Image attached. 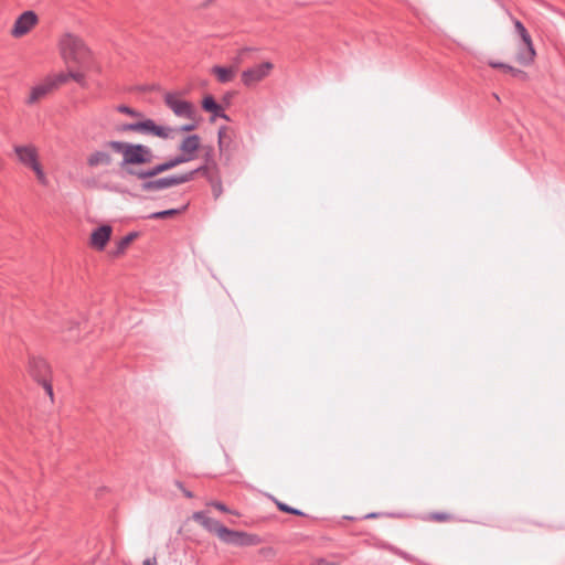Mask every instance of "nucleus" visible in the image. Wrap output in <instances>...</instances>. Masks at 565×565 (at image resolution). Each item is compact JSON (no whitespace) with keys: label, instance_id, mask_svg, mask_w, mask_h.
Segmentation results:
<instances>
[{"label":"nucleus","instance_id":"nucleus-1","mask_svg":"<svg viewBox=\"0 0 565 565\" xmlns=\"http://www.w3.org/2000/svg\"><path fill=\"white\" fill-rule=\"evenodd\" d=\"M114 153L121 154L120 168L127 174L129 166L149 164L153 161L152 150L142 143L107 140L85 157V164L92 171H109L115 164Z\"/></svg>","mask_w":565,"mask_h":565},{"label":"nucleus","instance_id":"nucleus-2","mask_svg":"<svg viewBox=\"0 0 565 565\" xmlns=\"http://www.w3.org/2000/svg\"><path fill=\"white\" fill-rule=\"evenodd\" d=\"M60 54L64 63L77 68H89L92 65V51L76 34L64 33L58 41Z\"/></svg>","mask_w":565,"mask_h":565},{"label":"nucleus","instance_id":"nucleus-3","mask_svg":"<svg viewBox=\"0 0 565 565\" xmlns=\"http://www.w3.org/2000/svg\"><path fill=\"white\" fill-rule=\"evenodd\" d=\"M13 151L17 156L18 161L22 166L31 169L35 173L36 179L41 184L46 185L47 178L43 170V167L40 163L38 148L32 143L15 145L13 147Z\"/></svg>","mask_w":565,"mask_h":565},{"label":"nucleus","instance_id":"nucleus-4","mask_svg":"<svg viewBox=\"0 0 565 565\" xmlns=\"http://www.w3.org/2000/svg\"><path fill=\"white\" fill-rule=\"evenodd\" d=\"M513 24L522 42L515 58L521 65L527 66L534 62L536 56L532 38L521 21L513 20Z\"/></svg>","mask_w":565,"mask_h":565},{"label":"nucleus","instance_id":"nucleus-5","mask_svg":"<svg viewBox=\"0 0 565 565\" xmlns=\"http://www.w3.org/2000/svg\"><path fill=\"white\" fill-rule=\"evenodd\" d=\"M274 70V64L271 62H263L260 64H256L249 68H246L241 74V81L246 87H254L265 78H267L271 71Z\"/></svg>","mask_w":565,"mask_h":565},{"label":"nucleus","instance_id":"nucleus-6","mask_svg":"<svg viewBox=\"0 0 565 565\" xmlns=\"http://www.w3.org/2000/svg\"><path fill=\"white\" fill-rule=\"evenodd\" d=\"M191 174H179L163 177L159 179L143 180L141 183V190L145 192H157L171 186L180 185L190 182Z\"/></svg>","mask_w":565,"mask_h":565},{"label":"nucleus","instance_id":"nucleus-7","mask_svg":"<svg viewBox=\"0 0 565 565\" xmlns=\"http://www.w3.org/2000/svg\"><path fill=\"white\" fill-rule=\"evenodd\" d=\"M166 105L180 118L193 119L195 109L192 103L181 99L179 93H167L163 97Z\"/></svg>","mask_w":565,"mask_h":565},{"label":"nucleus","instance_id":"nucleus-8","mask_svg":"<svg viewBox=\"0 0 565 565\" xmlns=\"http://www.w3.org/2000/svg\"><path fill=\"white\" fill-rule=\"evenodd\" d=\"M221 541L226 544H233L237 546H252L259 543V537L255 534H248L242 531H234L228 527L222 531Z\"/></svg>","mask_w":565,"mask_h":565},{"label":"nucleus","instance_id":"nucleus-9","mask_svg":"<svg viewBox=\"0 0 565 565\" xmlns=\"http://www.w3.org/2000/svg\"><path fill=\"white\" fill-rule=\"evenodd\" d=\"M38 23V15L33 11H25L15 20L11 34L21 38L29 33Z\"/></svg>","mask_w":565,"mask_h":565},{"label":"nucleus","instance_id":"nucleus-10","mask_svg":"<svg viewBox=\"0 0 565 565\" xmlns=\"http://www.w3.org/2000/svg\"><path fill=\"white\" fill-rule=\"evenodd\" d=\"M137 132L157 136L162 139H168L171 137L172 128L159 126L152 119H145L138 121Z\"/></svg>","mask_w":565,"mask_h":565},{"label":"nucleus","instance_id":"nucleus-11","mask_svg":"<svg viewBox=\"0 0 565 565\" xmlns=\"http://www.w3.org/2000/svg\"><path fill=\"white\" fill-rule=\"evenodd\" d=\"M168 171L166 162L156 164L148 169H137L136 166H129L127 169V175H130L132 178H136L138 180H148L152 179L156 175Z\"/></svg>","mask_w":565,"mask_h":565},{"label":"nucleus","instance_id":"nucleus-12","mask_svg":"<svg viewBox=\"0 0 565 565\" xmlns=\"http://www.w3.org/2000/svg\"><path fill=\"white\" fill-rule=\"evenodd\" d=\"M192 518L194 521L200 523L205 530H207L211 533H215L218 536V539H221V534H223L222 531L226 529L225 525H223L217 520L207 516L206 513L203 511L194 512Z\"/></svg>","mask_w":565,"mask_h":565},{"label":"nucleus","instance_id":"nucleus-13","mask_svg":"<svg viewBox=\"0 0 565 565\" xmlns=\"http://www.w3.org/2000/svg\"><path fill=\"white\" fill-rule=\"evenodd\" d=\"M201 145V139L198 135H190L185 137L179 146L181 154L189 161H192L196 157V151Z\"/></svg>","mask_w":565,"mask_h":565},{"label":"nucleus","instance_id":"nucleus-14","mask_svg":"<svg viewBox=\"0 0 565 565\" xmlns=\"http://www.w3.org/2000/svg\"><path fill=\"white\" fill-rule=\"evenodd\" d=\"M110 235L111 227L109 225H102L97 227L90 235V246L97 250H103L110 239Z\"/></svg>","mask_w":565,"mask_h":565},{"label":"nucleus","instance_id":"nucleus-15","mask_svg":"<svg viewBox=\"0 0 565 565\" xmlns=\"http://www.w3.org/2000/svg\"><path fill=\"white\" fill-rule=\"evenodd\" d=\"M54 88L47 77H45L40 84L32 87L30 95L26 99V104L33 105L39 100L46 97Z\"/></svg>","mask_w":565,"mask_h":565},{"label":"nucleus","instance_id":"nucleus-16","mask_svg":"<svg viewBox=\"0 0 565 565\" xmlns=\"http://www.w3.org/2000/svg\"><path fill=\"white\" fill-rule=\"evenodd\" d=\"M212 74L216 76L217 81L222 84L233 81L235 73L237 72L236 66H220L215 65L211 70Z\"/></svg>","mask_w":565,"mask_h":565},{"label":"nucleus","instance_id":"nucleus-17","mask_svg":"<svg viewBox=\"0 0 565 565\" xmlns=\"http://www.w3.org/2000/svg\"><path fill=\"white\" fill-rule=\"evenodd\" d=\"M30 370L36 382L44 376L49 377L50 374V366L46 361L42 359H33L30 362Z\"/></svg>","mask_w":565,"mask_h":565},{"label":"nucleus","instance_id":"nucleus-18","mask_svg":"<svg viewBox=\"0 0 565 565\" xmlns=\"http://www.w3.org/2000/svg\"><path fill=\"white\" fill-rule=\"evenodd\" d=\"M202 108L206 111L212 113L215 117L230 120L228 116L224 113L222 107L215 102V99L211 95H207L203 98Z\"/></svg>","mask_w":565,"mask_h":565},{"label":"nucleus","instance_id":"nucleus-19","mask_svg":"<svg viewBox=\"0 0 565 565\" xmlns=\"http://www.w3.org/2000/svg\"><path fill=\"white\" fill-rule=\"evenodd\" d=\"M218 149H220V152H225L230 149V146H231V142H232V137H231V134H230V129L228 127L226 126H222L220 129H218Z\"/></svg>","mask_w":565,"mask_h":565},{"label":"nucleus","instance_id":"nucleus-20","mask_svg":"<svg viewBox=\"0 0 565 565\" xmlns=\"http://www.w3.org/2000/svg\"><path fill=\"white\" fill-rule=\"evenodd\" d=\"M188 205L182 206L181 209H169L164 211L153 212L149 214L147 217L150 220H160L175 216L186 210Z\"/></svg>","mask_w":565,"mask_h":565},{"label":"nucleus","instance_id":"nucleus-21","mask_svg":"<svg viewBox=\"0 0 565 565\" xmlns=\"http://www.w3.org/2000/svg\"><path fill=\"white\" fill-rule=\"evenodd\" d=\"M137 233L131 232L126 236L121 237L117 243L115 255L122 254L126 250V248L132 243V241L137 237Z\"/></svg>","mask_w":565,"mask_h":565},{"label":"nucleus","instance_id":"nucleus-22","mask_svg":"<svg viewBox=\"0 0 565 565\" xmlns=\"http://www.w3.org/2000/svg\"><path fill=\"white\" fill-rule=\"evenodd\" d=\"M207 181L211 184L214 199L217 200L223 193L222 181L220 175L217 173L216 175H209Z\"/></svg>","mask_w":565,"mask_h":565},{"label":"nucleus","instance_id":"nucleus-23","mask_svg":"<svg viewBox=\"0 0 565 565\" xmlns=\"http://www.w3.org/2000/svg\"><path fill=\"white\" fill-rule=\"evenodd\" d=\"M74 65H70L68 67V76L70 79L75 81L77 84H79L82 87L86 86V79L85 74L83 72L84 68L74 70Z\"/></svg>","mask_w":565,"mask_h":565},{"label":"nucleus","instance_id":"nucleus-24","mask_svg":"<svg viewBox=\"0 0 565 565\" xmlns=\"http://www.w3.org/2000/svg\"><path fill=\"white\" fill-rule=\"evenodd\" d=\"M212 170H215V168H213L210 164L204 163L203 166H200L199 168H196L192 171L185 172L184 174H191L190 181H192L194 179L195 174H198V173L204 175L207 179L209 175H215L214 173H212Z\"/></svg>","mask_w":565,"mask_h":565},{"label":"nucleus","instance_id":"nucleus-25","mask_svg":"<svg viewBox=\"0 0 565 565\" xmlns=\"http://www.w3.org/2000/svg\"><path fill=\"white\" fill-rule=\"evenodd\" d=\"M47 78L50 79L53 88L55 89L70 81L68 71L66 73L62 72L58 74L49 75Z\"/></svg>","mask_w":565,"mask_h":565},{"label":"nucleus","instance_id":"nucleus-26","mask_svg":"<svg viewBox=\"0 0 565 565\" xmlns=\"http://www.w3.org/2000/svg\"><path fill=\"white\" fill-rule=\"evenodd\" d=\"M38 383L42 385L45 393L50 397V401L53 403L54 402V393H53V386H52L51 379L44 376L42 379H39Z\"/></svg>","mask_w":565,"mask_h":565},{"label":"nucleus","instance_id":"nucleus-27","mask_svg":"<svg viewBox=\"0 0 565 565\" xmlns=\"http://www.w3.org/2000/svg\"><path fill=\"white\" fill-rule=\"evenodd\" d=\"M117 111L121 113V114H125V115H128L130 117H134V118H141L142 117V114L129 106H126V105H119L116 107Z\"/></svg>","mask_w":565,"mask_h":565},{"label":"nucleus","instance_id":"nucleus-28","mask_svg":"<svg viewBox=\"0 0 565 565\" xmlns=\"http://www.w3.org/2000/svg\"><path fill=\"white\" fill-rule=\"evenodd\" d=\"M427 519L429 521H435V522H448L452 519V516H451V514L446 513V512H434V513H430Z\"/></svg>","mask_w":565,"mask_h":565},{"label":"nucleus","instance_id":"nucleus-29","mask_svg":"<svg viewBox=\"0 0 565 565\" xmlns=\"http://www.w3.org/2000/svg\"><path fill=\"white\" fill-rule=\"evenodd\" d=\"M164 162H166L167 169L171 170L179 164L189 162V160L180 153L179 156L171 158Z\"/></svg>","mask_w":565,"mask_h":565},{"label":"nucleus","instance_id":"nucleus-30","mask_svg":"<svg viewBox=\"0 0 565 565\" xmlns=\"http://www.w3.org/2000/svg\"><path fill=\"white\" fill-rule=\"evenodd\" d=\"M137 128H138V121L136 122H130V124H122V125H119L115 128V130L117 132H127V131H135L137 132Z\"/></svg>","mask_w":565,"mask_h":565},{"label":"nucleus","instance_id":"nucleus-31","mask_svg":"<svg viewBox=\"0 0 565 565\" xmlns=\"http://www.w3.org/2000/svg\"><path fill=\"white\" fill-rule=\"evenodd\" d=\"M204 160H205L206 164H210L213 168H215V171L217 172V164H216L215 160L213 159L212 148H209V150L206 151V153L204 156Z\"/></svg>","mask_w":565,"mask_h":565},{"label":"nucleus","instance_id":"nucleus-32","mask_svg":"<svg viewBox=\"0 0 565 565\" xmlns=\"http://www.w3.org/2000/svg\"><path fill=\"white\" fill-rule=\"evenodd\" d=\"M489 65L493 68H502L503 71L509 73H511L514 70L513 66L500 62H489Z\"/></svg>","mask_w":565,"mask_h":565},{"label":"nucleus","instance_id":"nucleus-33","mask_svg":"<svg viewBox=\"0 0 565 565\" xmlns=\"http://www.w3.org/2000/svg\"><path fill=\"white\" fill-rule=\"evenodd\" d=\"M209 504L214 507L215 509L220 510L221 512L231 513L230 509L222 502L213 501Z\"/></svg>","mask_w":565,"mask_h":565},{"label":"nucleus","instance_id":"nucleus-34","mask_svg":"<svg viewBox=\"0 0 565 565\" xmlns=\"http://www.w3.org/2000/svg\"><path fill=\"white\" fill-rule=\"evenodd\" d=\"M249 49L245 47V49H242L239 52H238V55L234 58V64L232 66H236L238 68V65L239 63L243 61V55L248 52Z\"/></svg>","mask_w":565,"mask_h":565},{"label":"nucleus","instance_id":"nucleus-35","mask_svg":"<svg viewBox=\"0 0 565 565\" xmlns=\"http://www.w3.org/2000/svg\"><path fill=\"white\" fill-rule=\"evenodd\" d=\"M511 75L514 76V77H518V78H521V79H525L526 78V73L519 70V68H515L511 72Z\"/></svg>","mask_w":565,"mask_h":565},{"label":"nucleus","instance_id":"nucleus-36","mask_svg":"<svg viewBox=\"0 0 565 565\" xmlns=\"http://www.w3.org/2000/svg\"><path fill=\"white\" fill-rule=\"evenodd\" d=\"M175 486H177L179 489H181V490H182V492L184 493V495H185L186 498H190V499H191V498H193V493H192L191 491H189V490L184 489V488H183V484H182L180 481H175Z\"/></svg>","mask_w":565,"mask_h":565},{"label":"nucleus","instance_id":"nucleus-37","mask_svg":"<svg viewBox=\"0 0 565 565\" xmlns=\"http://www.w3.org/2000/svg\"><path fill=\"white\" fill-rule=\"evenodd\" d=\"M277 508H278L281 512H286V513H290V510H291V507H289L288 504L282 503V502H277Z\"/></svg>","mask_w":565,"mask_h":565},{"label":"nucleus","instance_id":"nucleus-38","mask_svg":"<svg viewBox=\"0 0 565 565\" xmlns=\"http://www.w3.org/2000/svg\"><path fill=\"white\" fill-rule=\"evenodd\" d=\"M195 129V125L194 124H189V125H184L180 128L181 131H191Z\"/></svg>","mask_w":565,"mask_h":565},{"label":"nucleus","instance_id":"nucleus-39","mask_svg":"<svg viewBox=\"0 0 565 565\" xmlns=\"http://www.w3.org/2000/svg\"><path fill=\"white\" fill-rule=\"evenodd\" d=\"M142 565H157V558L156 557L146 558L143 561Z\"/></svg>","mask_w":565,"mask_h":565},{"label":"nucleus","instance_id":"nucleus-40","mask_svg":"<svg viewBox=\"0 0 565 565\" xmlns=\"http://www.w3.org/2000/svg\"><path fill=\"white\" fill-rule=\"evenodd\" d=\"M316 565H333L332 563L328 562L324 558H320L316 562Z\"/></svg>","mask_w":565,"mask_h":565},{"label":"nucleus","instance_id":"nucleus-41","mask_svg":"<svg viewBox=\"0 0 565 565\" xmlns=\"http://www.w3.org/2000/svg\"><path fill=\"white\" fill-rule=\"evenodd\" d=\"M290 514H295V515H305V514H303V512H301L300 510L295 509V508H291V510H290Z\"/></svg>","mask_w":565,"mask_h":565},{"label":"nucleus","instance_id":"nucleus-42","mask_svg":"<svg viewBox=\"0 0 565 565\" xmlns=\"http://www.w3.org/2000/svg\"><path fill=\"white\" fill-rule=\"evenodd\" d=\"M260 552H262L263 554H266V553H271V552H273V550H271V548H263Z\"/></svg>","mask_w":565,"mask_h":565}]
</instances>
